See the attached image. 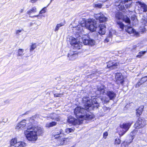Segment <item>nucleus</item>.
<instances>
[{
  "label": "nucleus",
  "instance_id": "3c124183",
  "mask_svg": "<svg viewBox=\"0 0 147 147\" xmlns=\"http://www.w3.org/2000/svg\"><path fill=\"white\" fill-rule=\"evenodd\" d=\"M137 47V46L136 45H134L133 46V49H135L136 47Z\"/></svg>",
  "mask_w": 147,
  "mask_h": 147
},
{
  "label": "nucleus",
  "instance_id": "a211bd4d",
  "mask_svg": "<svg viewBox=\"0 0 147 147\" xmlns=\"http://www.w3.org/2000/svg\"><path fill=\"white\" fill-rule=\"evenodd\" d=\"M26 121V120L24 119L18 123L16 126V129H19L24 127L26 124L25 122Z\"/></svg>",
  "mask_w": 147,
  "mask_h": 147
},
{
  "label": "nucleus",
  "instance_id": "a18cd8bd",
  "mask_svg": "<svg viewBox=\"0 0 147 147\" xmlns=\"http://www.w3.org/2000/svg\"><path fill=\"white\" fill-rule=\"evenodd\" d=\"M122 1L123 4L131 2L130 0H122Z\"/></svg>",
  "mask_w": 147,
  "mask_h": 147
},
{
  "label": "nucleus",
  "instance_id": "6e6d98bb",
  "mask_svg": "<svg viewBox=\"0 0 147 147\" xmlns=\"http://www.w3.org/2000/svg\"><path fill=\"white\" fill-rule=\"evenodd\" d=\"M26 114V113H25V114H23V115H25V114Z\"/></svg>",
  "mask_w": 147,
  "mask_h": 147
},
{
  "label": "nucleus",
  "instance_id": "39448f33",
  "mask_svg": "<svg viewBox=\"0 0 147 147\" xmlns=\"http://www.w3.org/2000/svg\"><path fill=\"white\" fill-rule=\"evenodd\" d=\"M10 147L13 146L15 147H23L26 146V144L24 142H17V138H13L10 142Z\"/></svg>",
  "mask_w": 147,
  "mask_h": 147
},
{
  "label": "nucleus",
  "instance_id": "c03bdc74",
  "mask_svg": "<svg viewBox=\"0 0 147 147\" xmlns=\"http://www.w3.org/2000/svg\"><path fill=\"white\" fill-rule=\"evenodd\" d=\"M112 37H110V36H109L108 37L106 38L105 40V42H109L110 40V39Z\"/></svg>",
  "mask_w": 147,
  "mask_h": 147
},
{
  "label": "nucleus",
  "instance_id": "603ef678",
  "mask_svg": "<svg viewBox=\"0 0 147 147\" xmlns=\"http://www.w3.org/2000/svg\"><path fill=\"white\" fill-rule=\"evenodd\" d=\"M24 10V9H21L20 11V13H22Z\"/></svg>",
  "mask_w": 147,
  "mask_h": 147
},
{
  "label": "nucleus",
  "instance_id": "79ce46f5",
  "mask_svg": "<svg viewBox=\"0 0 147 147\" xmlns=\"http://www.w3.org/2000/svg\"><path fill=\"white\" fill-rule=\"evenodd\" d=\"M136 133L137 131L136 130H134L131 132L130 134V135L131 136V138H132V140L134 138L133 137L136 134Z\"/></svg>",
  "mask_w": 147,
  "mask_h": 147
},
{
  "label": "nucleus",
  "instance_id": "0eeeda50",
  "mask_svg": "<svg viewBox=\"0 0 147 147\" xmlns=\"http://www.w3.org/2000/svg\"><path fill=\"white\" fill-rule=\"evenodd\" d=\"M115 17L118 20L123 19V21L126 23L128 25H129L130 24L129 18L126 16H123L122 13L120 11H118L116 13Z\"/></svg>",
  "mask_w": 147,
  "mask_h": 147
},
{
  "label": "nucleus",
  "instance_id": "a878e982",
  "mask_svg": "<svg viewBox=\"0 0 147 147\" xmlns=\"http://www.w3.org/2000/svg\"><path fill=\"white\" fill-rule=\"evenodd\" d=\"M57 123L55 121L52 122L50 123H47L46 125V127H50L55 126Z\"/></svg>",
  "mask_w": 147,
  "mask_h": 147
},
{
  "label": "nucleus",
  "instance_id": "6e6552de",
  "mask_svg": "<svg viewBox=\"0 0 147 147\" xmlns=\"http://www.w3.org/2000/svg\"><path fill=\"white\" fill-rule=\"evenodd\" d=\"M136 5L139 7V13H142L147 11V5L144 3L138 1L136 2Z\"/></svg>",
  "mask_w": 147,
  "mask_h": 147
},
{
  "label": "nucleus",
  "instance_id": "1a4fd4ad",
  "mask_svg": "<svg viewBox=\"0 0 147 147\" xmlns=\"http://www.w3.org/2000/svg\"><path fill=\"white\" fill-rule=\"evenodd\" d=\"M146 125V121L142 119L141 118H139L135 123L134 127L136 129H139L143 127Z\"/></svg>",
  "mask_w": 147,
  "mask_h": 147
},
{
  "label": "nucleus",
  "instance_id": "f704fd0d",
  "mask_svg": "<svg viewBox=\"0 0 147 147\" xmlns=\"http://www.w3.org/2000/svg\"><path fill=\"white\" fill-rule=\"evenodd\" d=\"M117 23L120 28H121L122 30H123L124 26V24L121 22L119 21L117 22Z\"/></svg>",
  "mask_w": 147,
  "mask_h": 147
},
{
  "label": "nucleus",
  "instance_id": "c85d7f7f",
  "mask_svg": "<svg viewBox=\"0 0 147 147\" xmlns=\"http://www.w3.org/2000/svg\"><path fill=\"white\" fill-rule=\"evenodd\" d=\"M24 50L23 49H19L18 51V53L17 54L18 56H22L24 54L23 52Z\"/></svg>",
  "mask_w": 147,
  "mask_h": 147
},
{
  "label": "nucleus",
  "instance_id": "bb28decb",
  "mask_svg": "<svg viewBox=\"0 0 147 147\" xmlns=\"http://www.w3.org/2000/svg\"><path fill=\"white\" fill-rule=\"evenodd\" d=\"M36 7H33L31 9L27 11V14L30 15L32 13L36 12Z\"/></svg>",
  "mask_w": 147,
  "mask_h": 147
},
{
  "label": "nucleus",
  "instance_id": "09e8293b",
  "mask_svg": "<svg viewBox=\"0 0 147 147\" xmlns=\"http://www.w3.org/2000/svg\"><path fill=\"white\" fill-rule=\"evenodd\" d=\"M95 6L100 8L102 7V5L100 4H96L95 5Z\"/></svg>",
  "mask_w": 147,
  "mask_h": 147
},
{
  "label": "nucleus",
  "instance_id": "72a5a7b5",
  "mask_svg": "<svg viewBox=\"0 0 147 147\" xmlns=\"http://www.w3.org/2000/svg\"><path fill=\"white\" fill-rule=\"evenodd\" d=\"M74 129L72 128H67L65 129V132L67 134H69L71 132L74 131Z\"/></svg>",
  "mask_w": 147,
  "mask_h": 147
},
{
  "label": "nucleus",
  "instance_id": "cd10ccee",
  "mask_svg": "<svg viewBox=\"0 0 147 147\" xmlns=\"http://www.w3.org/2000/svg\"><path fill=\"white\" fill-rule=\"evenodd\" d=\"M63 135H53V137L54 139H55L58 140H59L62 137V136Z\"/></svg>",
  "mask_w": 147,
  "mask_h": 147
},
{
  "label": "nucleus",
  "instance_id": "7c9ffc66",
  "mask_svg": "<svg viewBox=\"0 0 147 147\" xmlns=\"http://www.w3.org/2000/svg\"><path fill=\"white\" fill-rule=\"evenodd\" d=\"M132 3L131 2H129L128 3H127L124 4L125 5H124V8L123 9H125V8H129L130 7L132 6Z\"/></svg>",
  "mask_w": 147,
  "mask_h": 147
},
{
  "label": "nucleus",
  "instance_id": "20e7f679",
  "mask_svg": "<svg viewBox=\"0 0 147 147\" xmlns=\"http://www.w3.org/2000/svg\"><path fill=\"white\" fill-rule=\"evenodd\" d=\"M98 91L100 92V94H104L105 93L110 100H113L114 99L116 96L115 93L113 91H107V93H106L105 88H102L101 87L99 88Z\"/></svg>",
  "mask_w": 147,
  "mask_h": 147
},
{
  "label": "nucleus",
  "instance_id": "4d7b16f0",
  "mask_svg": "<svg viewBox=\"0 0 147 147\" xmlns=\"http://www.w3.org/2000/svg\"><path fill=\"white\" fill-rule=\"evenodd\" d=\"M111 34H112V35H113V34H112V33H111Z\"/></svg>",
  "mask_w": 147,
  "mask_h": 147
},
{
  "label": "nucleus",
  "instance_id": "f3484780",
  "mask_svg": "<svg viewBox=\"0 0 147 147\" xmlns=\"http://www.w3.org/2000/svg\"><path fill=\"white\" fill-rule=\"evenodd\" d=\"M123 5L122 0H116L115 2V5L118 7L119 9L122 10L124 8V5Z\"/></svg>",
  "mask_w": 147,
  "mask_h": 147
},
{
  "label": "nucleus",
  "instance_id": "37998d69",
  "mask_svg": "<svg viewBox=\"0 0 147 147\" xmlns=\"http://www.w3.org/2000/svg\"><path fill=\"white\" fill-rule=\"evenodd\" d=\"M47 9L46 7H45L43 8L42 10L40 11L39 14H42L46 12Z\"/></svg>",
  "mask_w": 147,
  "mask_h": 147
},
{
  "label": "nucleus",
  "instance_id": "f03ea898",
  "mask_svg": "<svg viewBox=\"0 0 147 147\" xmlns=\"http://www.w3.org/2000/svg\"><path fill=\"white\" fill-rule=\"evenodd\" d=\"M96 22L94 19H88L86 22L84 20L82 21L80 25H78L77 27L74 28L73 30L76 33L80 36V33L83 30V27H86L87 28L92 32L95 31L97 27Z\"/></svg>",
  "mask_w": 147,
  "mask_h": 147
},
{
  "label": "nucleus",
  "instance_id": "a19ab883",
  "mask_svg": "<svg viewBox=\"0 0 147 147\" xmlns=\"http://www.w3.org/2000/svg\"><path fill=\"white\" fill-rule=\"evenodd\" d=\"M121 140L119 138H116L115 139V144L118 145L120 144Z\"/></svg>",
  "mask_w": 147,
  "mask_h": 147
},
{
  "label": "nucleus",
  "instance_id": "9d476101",
  "mask_svg": "<svg viewBox=\"0 0 147 147\" xmlns=\"http://www.w3.org/2000/svg\"><path fill=\"white\" fill-rule=\"evenodd\" d=\"M94 16L96 20H98L100 22H105L108 20L107 18L102 13L95 14Z\"/></svg>",
  "mask_w": 147,
  "mask_h": 147
},
{
  "label": "nucleus",
  "instance_id": "49530a36",
  "mask_svg": "<svg viewBox=\"0 0 147 147\" xmlns=\"http://www.w3.org/2000/svg\"><path fill=\"white\" fill-rule=\"evenodd\" d=\"M22 30H17L16 31V34L18 35H20V33L22 32Z\"/></svg>",
  "mask_w": 147,
  "mask_h": 147
},
{
  "label": "nucleus",
  "instance_id": "dca6fc26",
  "mask_svg": "<svg viewBox=\"0 0 147 147\" xmlns=\"http://www.w3.org/2000/svg\"><path fill=\"white\" fill-rule=\"evenodd\" d=\"M68 141L67 138H63L62 137L61 139L57 141V145H65L66 144Z\"/></svg>",
  "mask_w": 147,
  "mask_h": 147
},
{
  "label": "nucleus",
  "instance_id": "4468645a",
  "mask_svg": "<svg viewBox=\"0 0 147 147\" xmlns=\"http://www.w3.org/2000/svg\"><path fill=\"white\" fill-rule=\"evenodd\" d=\"M78 55L76 52L71 51L68 55V57L70 60H74L78 57Z\"/></svg>",
  "mask_w": 147,
  "mask_h": 147
},
{
  "label": "nucleus",
  "instance_id": "4be33fe9",
  "mask_svg": "<svg viewBox=\"0 0 147 147\" xmlns=\"http://www.w3.org/2000/svg\"><path fill=\"white\" fill-rule=\"evenodd\" d=\"M147 81V76L142 78L139 82L137 83L136 85L137 87H139L142 84Z\"/></svg>",
  "mask_w": 147,
  "mask_h": 147
},
{
  "label": "nucleus",
  "instance_id": "e433bc0d",
  "mask_svg": "<svg viewBox=\"0 0 147 147\" xmlns=\"http://www.w3.org/2000/svg\"><path fill=\"white\" fill-rule=\"evenodd\" d=\"M75 119L73 117H71L69 118H68V122L69 123L73 124Z\"/></svg>",
  "mask_w": 147,
  "mask_h": 147
},
{
  "label": "nucleus",
  "instance_id": "b1692460",
  "mask_svg": "<svg viewBox=\"0 0 147 147\" xmlns=\"http://www.w3.org/2000/svg\"><path fill=\"white\" fill-rule=\"evenodd\" d=\"M65 24V21L63 22H61L59 24H57L54 29V31L55 32H57L59 28L61 26H64Z\"/></svg>",
  "mask_w": 147,
  "mask_h": 147
},
{
  "label": "nucleus",
  "instance_id": "5fc2aeb1",
  "mask_svg": "<svg viewBox=\"0 0 147 147\" xmlns=\"http://www.w3.org/2000/svg\"><path fill=\"white\" fill-rule=\"evenodd\" d=\"M53 0H51V3L53 1Z\"/></svg>",
  "mask_w": 147,
  "mask_h": 147
},
{
  "label": "nucleus",
  "instance_id": "de8ad7c7",
  "mask_svg": "<svg viewBox=\"0 0 147 147\" xmlns=\"http://www.w3.org/2000/svg\"><path fill=\"white\" fill-rule=\"evenodd\" d=\"M108 135V134L107 132H105L103 134V138L105 139H106Z\"/></svg>",
  "mask_w": 147,
  "mask_h": 147
},
{
  "label": "nucleus",
  "instance_id": "2eb2a0df",
  "mask_svg": "<svg viewBox=\"0 0 147 147\" xmlns=\"http://www.w3.org/2000/svg\"><path fill=\"white\" fill-rule=\"evenodd\" d=\"M118 63H115L112 61H110L107 65V67L111 69H113L117 68Z\"/></svg>",
  "mask_w": 147,
  "mask_h": 147
},
{
  "label": "nucleus",
  "instance_id": "7ed1b4c3",
  "mask_svg": "<svg viewBox=\"0 0 147 147\" xmlns=\"http://www.w3.org/2000/svg\"><path fill=\"white\" fill-rule=\"evenodd\" d=\"M24 134L27 139L29 141H35L37 139L36 133L32 131L25 130Z\"/></svg>",
  "mask_w": 147,
  "mask_h": 147
},
{
  "label": "nucleus",
  "instance_id": "9b49d317",
  "mask_svg": "<svg viewBox=\"0 0 147 147\" xmlns=\"http://www.w3.org/2000/svg\"><path fill=\"white\" fill-rule=\"evenodd\" d=\"M132 123H124L122 125H120V127L124 129L125 131L124 132L119 133V135L121 136H123L129 129L130 127L131 126Z\"/></svg>",
  "mask_w": 147,
  "mask_h": 147
},
{
  "label": "nucleus",
  "instance_id": "ddd939ff",
  "mask_svg": "<svg viewBox=\"0 0 147 147\" xmlns=\"http://www.w3.org/2000/svg\"><path fill=\"white\" fill-rule=\"evenodd\" d=\"M83 42L84 44L85 45H93L95 43V41L93 39L88 37L87 38L84 39L83 40Z\"/></svg>",
  "mask_w": 147,
  "mask_h": 147
},
{
  "label": "nucleus",
  "instance_id": "423d86ee",
  "mask_svg": "<svg viewBox=\"0 0 147 147\" xmlns=\"http://www.w3.org/2000/svg\"><path fill=\"white\" fill-rule=\"evenodd\" d=\"M69 40L70 44L72 45H74V48L76 50H78L80 49L82 47V42H77L75 38L72 37H70Z\"/></svg>",
  "mask_w": 147,
  "mask_h": 147
},
{
  "label": "nucleus",
  "instance_id": "ea45409f",
  "mask_svg": "<svg viewBox=\"0 0 147 147\" xmlns=\"http://www.w3.org/2000/svg\"><path fill=\"white\" fill-rule=\"evenodd\" d=\"M116 33L115 30H111L109 32V35L108 36H110V37H112V35L111 34V33H112L113 34H115Z\"/></svg>",
  "mask_w": 147,
  "mask_h": 147
},
{
  "label": "nucleus",
  "instance_id": "8fccbe9b",
  "mask_svg": "<svg viewBox=\"0 0 147 147\" xmlns=\"http://www.w3.org/2000/svg\"><path fill=\"white\" fill-rule=\"evenodd\" d=\"M38 0H30V2L32 3H34L37 1Z\"/></svg>",
  "mask_w": 147,
  "mask_h": 147
},
{
  "label": "nucleus",
  "instance_id": "c9c22d12",
  "mask_svg": "<svg viewBox=\"0 0 147 147\" xmlns=\"http://www.w3.org/2000/svg\"><path fill=\"white\" fill-rule=\"evenodd\" d=\"M110 100V98L106 97H105L102 98L101 99V100L103 101L105 103H107L109 102Z\"/></svg>",
  "mask_w": 147,
  "mask_h": 147
},
{
  "label": "nucleus",
  "instance_id": "aec40b11",
  "mask_svg": "<svg viewBox=\"0 0 147 147\" xmlns=\"http://www.w3.org/2000/svg\"><path fill=\"white\" fill-rule=\"evenodd\" d=\"M99 30L98 33L99 34L102 35L105 34L106 32V27L105 25L100 24L99 26Z\"/></svg>",
  "mask_w": 147,
  "mask_h": 147
},
{
  "label": "nucleus",
  "instance_id": "6ab92c4d",
  "mask_svg": "<svg viewBox=\"0 0 147 147\" xmlns=\"http://www.w3.org/2000/svg\"><path fill=\"white\" fill-rule=\"evenodd\" d=\"M34 131L37 135H40L42 134L43 132V129L42 128L38 127H36L34 129Z\"/></svg>",
  "mask_w": 147,
  "mask_h": 147
},
{
  "label": "nucleus",
  "instance_id": "393cba45",
  "mask_svg": "<svg viewBox=\"0 0 147 147\" xmlns=\"http://www.w3.org/2000/svg\"><path fill=\"white\" fill-rule=\"evenodd\" d=\"M125 27L126 28V31L129 34L133 33L134 32L135 30H134L131 27L128 26H125Z\"/></svg>",
  "mask_w": 147,
  "mask_h": 147
},
{
  "label": "nucleus",
  "instance_id": "f257e3e1",
  "mask_svg": "<svg viewBox=\"0 0 147 147\" xmlns=\"http://www.w3.org/2000/svg\"><path fill=\"white\" fill-rule=\"evenodd\" d=\"M82 103L85 109L80 107L75 108L74 113L78 119H75L73 125L80 124L84 120L92 119L94 117V115L88 111L93 110L95 108H98L99 106V104L94 98L90 100L89 98L84 97L82 99Z\"/></svg>",
  "mask_w": 147,
  "mask_h": 147
},
{
  "label": "nucleus",
  "instance_id": "f8f14e48",
  "mask_svg": "<svg viewBox=\"0 0 147 147\" xmlns=\"http://www.w3.org/2000/svg\"><path fill=\"white\" fill-rule=\"evenodd\" d=\"M116 82L117 83L122 84L123 82V77L121 73H117L115 75Z\"/></svg>",
  "mask_w": 147,
  "mask_h": 147
},
{
  "label": "nucleus",
  "instance_id": "864d4df0",
  "mask_svg": "<svg viewBox=\"0 0 147 147\" xmlns=\"http://www.w3.org/2000/svg\"><path fill=\"white\" fill-rule=\"evenodd\" d=\"M39 16V15H36V16H30V17H32V18H34V17H38V16Z\"/></svg>",
  "mask_w": 147,
  "mask_h": 147
},
{
  "label": "nucleus",
  "instance_id": "4c0bfd02",
  "mask_svg": "<svg viewBox=\"0 0 147 147\" xmlns=\"http://www.w3.org/2000/svg\"><path fill=\"white\" fill-rule=\"evenodd\" d=\"M36 47V45L35 43L33 44L32 45L30 46V52H31V51H33L35 49Z\"/></svg>",
  "mask_w": 147,
  "mask_h": 147
},
{
  "label": "nucleus",
  "instance_id": "5701e85b",
  "mask_svg": "<svg viewBox=\"0 0 147 147\" xmlns=\"http://www.w3.org/2000/svg\"><path fill=\"white\" fill-rule=\"evenodd\" d=\"M144 107L143 106H141L138 109L136 110V115L137 117H139L141 115L143 111Z\"/></svg>",
  "mask_w": 147,
  "mask_h": 147
},
{
  "label": "nucleus",
  "instance_id": "c756f323",
  "mask_svg": "<svg viewBox=\"0 0 147 147\" xmlns=\"http://www.w3.org/2000/svg\"><path fill=\"white\" fill-rule=\"evenodd\" d=\"M30 125L28 126L27 127V130H31V131H34V129L36 127L35 126H34L32 125L31 124H30L29 123Z\"/></svg>",
  "mask_w": 147,
  "mask_h": 147
},
{
  "label": "nucleus",
  "instance_id": "412c9836",
  "mask_svg": "<svg viewBox=\"0 0 147 147\" xmlns=\"http://www.w3.org/2000/svg\"><path fill=\"white\" fill-rule=\"evenodd\" d=\"M52 119L55 120L57 121L60 120V117L55 113L51 114L49 116Z\"/></svg>",
  "mask_w": 147,
  "mask_h": 147
},
{
  "label": "nucleus",
  "instance_id": "473e14b6",
  "mask_svg": "<svg viewBox=\"0 0 147 147\" xmlns=\"http://www.w3.org/2000/svg\"><path fill=\"white\" fill-rule=\"evenodd\" d=\"M146 51H142L139 52L138 55L136 56V57L138 58H140L143 55L146 53Z\"/></svg>",
  "mask_w": 147,
  "mask_h": 147
},
{
  "label": "nucleus",
  "instance_id": "2f4dec72",
  "mask_svg": "<svg viewBox=\"0 0 147 147\" xmlns=\"http://www.w3.org/2000/svg\"><path fill=\"white\" fill-rule=\"evenodd\" d=\"M64 133L63 130L60 129L59 130L54 133L53 135H63Z\"/></svg>",
  "mask_w": 147,
  "mask_h": 147
},
{
  "label": "nucleus",
  "instance_id": "58836bf2",
  "mask_svg": "<svg viewBox=\"0 0 147 147\" xmlns=\"http://www.w3.org/2000/svg\"><path fill=\"white\" fill-rule=\"evenodd\" d=\"M35 117V116L32 117H31L29 119V121L30 122L29 123H31L32 124H33L34 122V118Z\"/></svg>",
  "mask_w": 147,
  "mask_h": 147
}]
</instances>
